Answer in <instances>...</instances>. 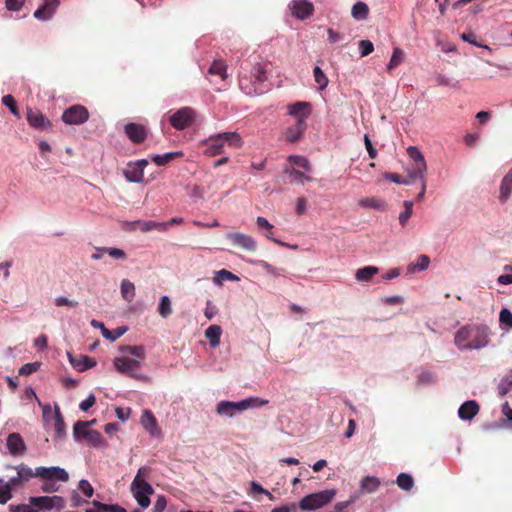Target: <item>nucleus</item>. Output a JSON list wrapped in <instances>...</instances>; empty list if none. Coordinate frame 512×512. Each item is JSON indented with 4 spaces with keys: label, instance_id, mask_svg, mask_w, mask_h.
<instances>
[{
    "label": "nucleus",
    "instance_id": "f257e3e1",
    "mask_svg": "<svg viewBox=\"0 0 512 512\" xmlns=\"http://www.w3.org/2000/svg\"><path fill=\"white\" fill-rule=\"evenodd\" d=\"M489 328L486 325H467L455 334V344L460 349H481L489 343Z\"/></svg>",
    "mask_w": 512,
    "mask_h": 512
},
{
    "label": "nucleus",
    "instance_id": "f03ea898",
    "mask_svg": "<svg viewBox=\"0 0 512 512\" xmlns=\"http://www.w3.org/2000/svg\"><path fill=\"white\" fill-rule=\"evenodd\" d=\"M227 144L232 148H240L243 145L241 136L237 132H223L211 135L202 141L203 153L208 157H214L224 153V146Z\"/></svg>",
    "mask_w": 512,
    "mask_h": 512
},
{
    "label": "nucleus",
    "instance_id": "7ed1b4c3",
    "mask_svg": "<svg viewBox=\"0 0 512 512\" xmlns=\"http://www.w3.org/2000/svg\"><path fill=\"white\" fill-rule=\"evenodd\" d=\"M149 475L150 469L147 467H141L131 484V491L134 498L144 509L149 507L151 503L149 496L154 493L153 487L146 481V478H148Z\"/></svg>",
    "mask_w": 512,
    "mask_h": 512
},
{
    "label": "nucleus",
    "instance_id": "20e7f679",
    "mask_svg": "<svg viewBox=\"0 0 512 512\" xmlns=\"http://www.w3.org/2000/svg\"><path fill=\"white\" fill-rule=\"evenodd\" d=\"M335 495V489H326L320 492L312 493L301 499L299 502V507L302 510H315L331 502Z\"/></svg>",
    "mask_w": 512,
    "mask_h": 512
},
{
    "label": "nucleus",
    "instance_id": "39448f33",
    "mask_svg": "<svg viewBox=\"0 0 512 512\" xmlns=\"http://www.w3.org/2000/svg\"><path fill=\"white\" fill-rule=\"evenodd\" d=\"M114 366L116 370L121 374H126L129 377L136 380H146L142 374L137 373V371L141 368L142 363L140 360L130 358L128 356L118 357L114 360Z\"/></svg>",
    "mask_w": 512,
    "mask_h": 512
},
{
    "label": "nucleus",
    "instance_id": "423d86ee",
    "mask_svg": "<svg viewBox=\"0 0 512 512\" xmlns=\"http://www.w3.org/2000/svg\"><path fill=\"white\" fill-rule=\"evenodd\" d=\"M195 118L196 112L194 109L191 107H183L170 116L169 122L173 128L184 130L194 123Z\"/></svg>",
    "mask_w": 512,
    "mask_h": 512
},
{
    "label": "nucleus",
    "instance_id": "0eeeda50",
    "mask_svg": "<svg viewBox=\"0 0 512 512\" xmlns=\"http://www.w3.org/2000/svg\"><path fill=\"white\" fill-rule=\"evenodd\" d=\"M89 119V112L86 107L80 104L72 105L62 114V120L68 125H81Z\"/></svg>",
    "mask_w": 512,
    "mask_h": 512
},
{
    "label": "nucleus",
    "instance_id": "6e6552de",
    "mask_svg": "<svg viewBox=\"0 0 512 512\" xmlns=\"http://www.w3.org/2000/svg\"><path fill=\"white\" fill-rule=\"evenodd\" d=\"M409 157L414 161V167L409 172L410 179H423L427 166L423 154L417 147L410 146L407 149Z\"/></svg>",
    "mask_w": 512,
    "mask_h": 512
},
{
    "label": "nucleus",
    "instance_id": "1a4fd4ad",
    "mask_svg": "<svg viewBox=\"0 0 512 512\" xmlns=\"http://www.w3.org/2000/svg\"><path fill=\"white\" fill-rule=\"evenodd\" d=\"M29 503L38 511L43 510H51L53 508L61 509L64 507V500L60 496H39V497H30Z\"/></svg>",
    "mask_w": 512,
    "mask_h": 512
},
{
    "label": "nucleus",
    "instance_id": "9d476101",
    "mask_svg": "<svg viewBox=\"0 0 512 512\" xmlns=\"http://www.w3.org/2000/svg\"><path fill=\"white\" fill-rule=\"evenodd\" d=\"M35 477H39L43 480H58L61 482H67L69 480L68 472L58 466L38 467L35 470Z\"/></svg>",
    "mask_w": 512,
    "mask_h": 512
},
{
    "label": "nucleus",
    "instance_id": "9b49d317",
    "mask_svg": "<svg viewBox=\"0 0 512 512\" xmlns=\"http://www.w3.org/2000/svg\"><path fill=\"white\" fill-rule=\"evenodd\" d=\"M148 165L146 159L130 162L124 170V176L129 182L140 183L144 180V168Z\"/></svg>",
    "mask_w": 512,
    "mask_h": 512
},
{
    "label": "nucleus",
    "instance_id": "f8f14e48",
    "mask_svg": "<svg viewBox=\"0 0 512 512\" xmlns=\"http://www.w3.org/2000/svg\"><path fill=\"white\" fill-rule=\"evenodd\" d=\"M226 238L230 240L233 245L239 246L245 251L255 252L257 250V242L250 235L236 232L228 233Z\"/></svg>",
    "mask_w": 512,
    "mask_h": 512
},
{
    "label": "nucleus",
    "instance_id": "ddd939ff",
    "mask_svg": "<svg viewBox=\"0 0 512 512\" xmlns=\"http://www.w3.org/2000/svg\"><path fill=\"white\" fill-rule=\"evenodd\" d=\"M290 9L292 15L301 20L310 17L314 12L313 4L307 0H293Z\"/></svg>",
    "mask_w": 512,
    "mask_h": 512
},
{
    "label": "nucleus",
    "instance_id": "4468645a",
    "mask_svg": "<svg viewBox=\"0 0 512 512\" xmlns=\"http://www.w3.org/2000/svg\"><path fill=\"white\" fill-rule=\"evenodd\" d=\"M125 133L134 144H141L147 138V129L142 124L128 123L125 125Z\"/></svg>",
    "mask_w": 512,
    "mask_h": 512
},
{
    "label": "nucleus",
    "instance_id": "2eb2a0df",
    "mask_svg": "<svg viewBox=\"0 0 512 512\" xmlns=\"http://www.w3.org/2000/svg\"><path fill=\"white\" fill-rule=\"evenodd\" d=\"M26 118L29 125L35 129L48 130L52 126L51 122L39 110L28 108Z\"/></svg>",
    "mask_w": 512,
    "mask_h": 512
},
{
    "label": "nucleus",
    "instance_id": "dca6fc26",
    "mask_svg": "<svg viewBox=\"0 0 512 512\" xmlns=\"http://www.w3.org/2000/svg\"><path fill=\"white\" fill-rule=\"evenodd\" d=\"M306 127L307 125L305 121L302 118H298L295 124L286 128L284 132V139L289 143L299 141L302 138Z\"/></svg>",
    "mask_w": 512,
    "mask_h": 512
},
{
    "label": "nucleus",
    "instance_id": "f3484780",
    "mask_svg": "<svg viewBox=\"0 0 512 512\" xmlns=\"http://www.w3.org/2000/svg\"><path fill=\"white\" fill-rule=\"evenodd\" d=\"M268 400L259 397H249L239 402H231V408L235 412L244 411L249 408L262 407L268 404Z\"/></svg>",
    "mask_w": 512,
    "mask_h": 512
},
{
    "label": "nucleus",
    "instance_id": "a211bd4d",
    "mask_svg": "<svg viewBox=\"0 0 512 512\" xmlns=\"http://www.w3.org/2000/svg\"><path fill=\"white\" fill-rule=\"evenodd\" d=\"M251 77L254 79V89L255 93H262V90L258 89L256 84H263L268 80L267 76V64L265 63H256L251 69Z\"/></svg>",
    "mask_w": 512,
    "mask_h": 512
},
{
    "label": "nucleus",
    "instance_id": "6ab92c4d",
    "mask_svg": "<svg viewBox=\"0 0 512 512\" xmlns=\"http://www.w3.org/2000/svg\"><path fill=\"white\" fill-rule=\"evenodd\" d=\"M58 5L59 0H44L43 5L34 12V17L39 20H48L53 16Z\"/></svg>",
    "mask_w": 512,
    "mask_h": 512
},
{
    "label": "nucleus",
    "instance_id": "aec40b11",
    "mask_svg": "<svg viewBox=\"0 0 512 512\" xmlns=\"http://www.w3.org/2000/svg\"><path fill=\"white\" fill-rule=\"evenodd\" d=\"M7 448L10 454L15 456L23 454L26 450V445L19 433H11L7 438Z\"/></svg>",
    "mask_w": 512,
    "mask_h": 512
},
{
    "label": "nucleus",
    "instance_id": "412c9836",
    "mask_svg": "<svg viewBox=\"0 0 512 512\" xmlns=\"http://www.w3.org/2000/svg\"><path fill=\"white\" fill-rule=\"evenodd\" d=\"M68 356L71 365L80 372L90 369L96 365V361L89 356H73L72 354H68Z\"/></svg>",
    "mask_w": 512,
    "mask_h": 512
},
{
    "label": "nucleus",
    "instance_id": "4be33fe9",
    "mask_svg": "<svg viewBox=\"0 0 512 512\" xmlns=\"http://www.w3.org/2000/svg\"><path fill=\"white\" fill-rule=\"evenodd\" d=\"M479 409L480 406L476 401L469 400L460 406L458 415L462 420H471L478 414Z\"/></svg>",
    "mask_w": 512,
    "mask_h": 512
},
{
    "label": "nucleus",
    "instance_id": "5701e85b",
    "mask_svg": "<svg viewBox=\"0 0 512 512\" xmlns=\"http://www.w3.org/2000/svg\"><path fill=\"white\" fill-rule=\"evenodd\" d=\"M310 104L308 102H296L294 104L289 105L288 111L289 115L295 116L298 118H302L304 121L310 115Z\"/></svg>",
    "mask_w": 512,
    "mask_h": 512
},
{
    "label": "nucleus",
    "instance_id": "b1692460",
    "mask_svg": "<svg viewBox=\"0 0 512 512\" xmlns=\"http://www.w3.org/2000/svg\"><path fill=\"white\" fill-rule=\"evenodd\" d=\"M85 440L88 445H90L94 448L102 449V448H106L108 446V444H107L106 440L104 439V437L102 436V434L96 430H91V432H86Z\"/></svg>",
    "mask_w": 512,
    "mask_h": 512
},
{
    "label": "nucleus",
    "instance_id": "393cba45",
    "mask_svg": "<svg viewBox=\"0 0 512 512\" xmlns=\"http://www.w3.org/2000/svg\"><path fill=\"white\" fill-rule=\"evenodd\" d=\"M134 225L137 226V228L142 232H148L151 230H158V231H166L168 229V224H164L163 222H156V221H135Z\"/></svg>",
    "mask_w": 512,
    "mask_h": 512
},
{
    "label": "nucleus",
    "instance_id": "a878e982",
    "mask_svg": "<svg viewBox=\"0 0 512 512\" xmlns=\"http://www.w3.org/2000/svg\"><path fill=\"white\" fill-rule=\"evenodd\" d=\"M512 192V173H507L502 179L500 185L499 200L501 203H506Z\"/></svg>",
    "mask_w": 512,
    "mask_h": 512
},
{
    "label": "nucleus",
    "instance_id": "bb28decb",
    "mask_svg": "<svg viewBox=\"0 0 512 512\" xmlns=\"http://www.w3.org/2000/svg\"><path fill=\"white\" fill-rule=\"evenodd\" d=\"M378 272L379 269L375 266H365L356 271L355 279L359 282H369Z\"/></svg>",
    "mask_w": 512,
    "mask_h": 512
},
{
    "label": "nucleus",
    "instance_id": "cd10ccee",
    "mask_svg": "<svg viewBox=\"0 0 512 512\" xmlns=\"http://www.w3.org/2000/svg\"><path fill=\"white\" fill-rule=\"evenodd\" d=\"M222 329L218 325H211L205 330V336L209 340L210 346L216 348L220 344Z\"/></svg>",
    "mask_w": 512,
    "mask_h": 512
},
{
    "label": "nucleus",
    "instance_id": "c85d7f7f",
    "mask_svg": "<svg viewBox=\"0 0 512 512\" xmlns=\"http://www.w3.org/2000/svg\"><path fill=\"white\" fill-rule=\"evenodd\" d=\"M358 204L363 208H372L375 210H384L386 208V202L384 200L374 197L362 198L359 200Z\"/></svg>",
    "mask_w": 512,
    "mask_h": 512
},
{
    "label": "nucleus",
    "instance_id": "c756f323",
    "mask_svg": "<svg viewBox=\"0 0 512 512\" xmlns=\"http://www.w3.org/2000/svg\"><path fill=\"white\" fill-rule=\"evenodd\" d=\"M95 508L87 509L86 512H127L126 509L117 504H103L97 501L93 502Z\"/></svg>",
    "mask_w": 512,
    "mask_h": 512
},
{
    "label": "nucleus",
    "instance_id": "7c9ffc66",
    "mask_svg": "<svg viewBox=\"0 0 512 512\" xmlns=\"http://www.w3.org/2000/svg\"><path fill=\"white\" fill-rule=\"evenodd\" d=\"M369 14V7L366 3L358 1L351 10V15L356 20H366Z\"/></svg>",
    "mask_w": 512,
    "mask_h": 512
},
{
    "label": "nucleus",
    "instance_id": "2f4dec72",
    "mask_svg": "<svg viewBox=\"0 0 512 512\" xmlns=\"http://www.w3.org/2000/svg\"><path fill=\"white\" fill-rule=\"evenodd\" d=\"M256 224L259 229H266L268 231V233L266 234V237L269 240L273 241L277 245L288 247V244H286L278 239H275L271 236V234H272L271 230H272L273 226L269 223V221L266 218L261 217V216L257 217Z\"/></svg>",
    "mask_w": 512,
    "mask_h": 512
},
{
    "label": "nucleus",
    "instance_id": "473e14b6",
    "mask_svg": "<svg viewBox=\"0 0 512 512\" xmlns=\"http://www.w3.org/2000/svg\"><path fill=\"white\" fill-rule=\"evenodd\" d=\"M120 290L124 300H126L127 302L133 301L135 297V286L131 281L123 279L121 281Z\"/></svg>",
    "mask_w": 512,
    "mask_h": 512
},
{
    "label": "nucleus",
    "instance_id": "72a5a7b5",
    "mask_svg": "<svg viewBox=\"0 0 512 512\" xmlns=\"http://www.w3.org/2000/svg\"><path fill=\"white\" fill-rule=\"evenodd\" d=\"M208 73L211 75H218L222 80L227 78V66L222 60H215L211 64Z\"/></svg>",
    "mask_w": 512,
    "mask_h": 512
},
{
    "label": "nucleus",
    "instance_id": "f704fd0d",
    "mask_svg": "<svg viewBox=\"0 0 512 512\" xmlns=\"http://www.w3.org/2000/svg\"><path fill=\"white\" fill-rule=\"evenodd\" d=\"M90 427V422H85V421H77L74 426H73V435H74V438L76 441H80L82 439L85 440V433L86 432H91V429H89Z\"/></svg>",
    "mask_w": 512,
    "mask_h": 512
},
{
    "label": "nucleus",
    "instance_id": "c9c22d12",
    "mask_svg": "<svg viewBox=\"0 0 512 512\" xmlns=\"http://www.w3.org/2000/svg\"><path fill=\"white\" fill-rule=\"evenodd\" d=\"M430 264V258L426 255H420L416 262L410 263L407 267L408 273H415L428 268Z\"/></svg>",
    "mask_w": 512,
    "mask_h": 512
},
{
    "label": "nucleus",
    "instance_id": "e433bc0d",
    "mask_svg": "<svg viewBox=\"0 0 512 512\" xmlns=\"http://www.w3.org/2000/svg\"><path fill=\"white\" fill-rule=\"evenodd\" d=\"M380 485V481L377 477L366 476L361 480L360 487L367 493L375 492Z\"/></svg>",
    "mask_w": 512,
    "mask_h": 512
},
{
    "label": "nucleus",
    "instance_id": "4c0bfd02",
    "mask_svg": "<svg viewBox=\"0 0 512 512\" xmlns=\"http://www.w3.org/2000/svg\"><path fill=\"white\" fill-rule=\"evenodd\" d=\"M120 349L123 353H129L132 356L136 357V359L140 360L141 362L146 357L145 348L142 345H134V346L127 345V346H122Z\"/></svg>",
    "mask_w": 512,
    "mask_h": 512
},
{
    "label": "nucleus",
    "instance_id": "58836bf2",
    "mask_svg": "<svg viewBox=\"0 0 512 512\" xmlns=\"http://www.w3.org/2000/svg\"><path fill=\"white\" fill-rule=\"evenodd\" d=\"M181 152H169L163 155H153L151 160L158 166H163L174 160L175 158L181 156Z\"/></svg>",
    "mask_w": 512,
    "mask_h": 512
},
{
    "label": "nucleus",
    "instance_id": "ea45409f",
    "mask_svg": "<svg viewBox=\"0 0 512 512\" xmlns=\"http://www.w3.org/2000/svg\"><path fill=\"white\" fill-rule=\"evenodd\" d=\"M405 53L400 48H394L392 57L387 65V70L391 71L395 69L397 66L403 63Z\"/></svg>",
    "mask_w": 512,
    "mask_h": 512
},
{
    "label": "nucleus",
    "instance_id": "a19ab883",
    "mask_svg": "<svg viewBox=\"0 0 512 512\" xmlns=\"http://www.w3.org/2000/svg\"><path fill=\"white\" fill-rule=\"evenodd\" d=\"M396 483L404 491H410L414 486L413 477L407 473H400L397 477Z\"/></svg>",
    "mask_w": 512,
    "mask_h": 512
},
{
    "label": "nucleus",
    "instance_id": "79ce46f5",
    "mask_svg": "<svg viewBox=\"0 0 512 512\" xmlns=\"http://www.w3.org/2000/svg\"><path fill=\"white\" fill-rule=\"evenodd\" d=\"M141 423L143 427L147 430L152 431V429L157 427V420L153 413L149 410H145L142 417H141Z\"/></svg>",
    "mask_w": 512,
    "mask_h": 512
},
{
    "label": "nucleus",
    "instance_id": "37998d69",
    "mask_svg": "<svg viewBox=\"0 0 512 512\" xmlns=\"http://www.w3.org/2000/svg\"><path fill=\"white\" fill-rule=\"evenodd\" d=\"M158 313L163 317L167 318L172 314L171 301L168 296H162L158 306Z\"/></svg>",
    "mask_w": 512,
    "mask_h": 512
},
{
    "label": "nucleus",
    "instance_id": "c03bdc74",
    "mask_svg": "<svg viewBox=\"0 0 512 512\" xmlns=\"http://www.w3.org/2000/svg\"><path fill=\"white\" fill-rule=\"evenodd\" d=\"M288 161L298 167H301L307 172L311 171V164L308 159L300 155H291L288 157Z\"/></svg>",
    "mask_w": 512,
    "mask_h": 512
},
{
    "label": "nucleus",
    "instance_id": "a18cd8bd",
    "mask_svg": "<svg viewBox=\"0 0 512 512\" xmlns=\"http://www.w3.org/2000/svg\"><path fill=\"white\" fill-rule=\"evenodd\" d=\"M15 469L19 475V479H22L23 482L30 480L32 477H35V472H33L30 467L23 463L15 467Z\"/></svg>",
    "mask_w": 512,
    "mask_h": 512
},
{
    "label": "nucleus",
    "instance_id": "49530a36",
    "mask_svg": "<svg viewBox=\"0 0 512 512\" xmlns=\"http://www.w3.org/2000/svg\"><path fill=\"white\" fill-rule=\"evenodd\" d=\"M127 331V327H119L114 330L104 329L102 336L110 341H115Z\"/></svg>",
    "mask_w": 512,
    "mask_h": 512
},
{
    "label": "nucleus",
    "instance_id": "de8ad7c7",
    "mask_svg": "<svg viewBox=\"0 0 512 512\" xmlns=\"http://www.w3.org/2000/svg\"><path fill=\"white\" fill-rule=\"evenodd\" d=\"M315 82L319 85L321 90L325 89L328 85V78L321 70L320 67L316 66L313 70Z\"/></svg>",
    "mask_w": 512,
    "mask_h": 512
},
{
    "label": "nucleus",
    "instance_id": "09e8293b",
    "mask_svg": "<svg viewBox=\"0 0 512 512\" xmlns=\"http://www.w3.org/2000/svg\"><path fill=\"white\" fill-rule=\"evenodd\" d=\"M231 401H220L216 406V412L220 415H226L228 417H233L234 411L231 408Z\"/></svg>",
    "mask_w": 512,
    "mask_h": 512
},
{
    "label": "nucleus",
    "instance_id": "8fccbe9b",
    "mask_svg": "<svg viewBox=\"0 0 512 512\" xmlns=\"http://www.w3.org/2000/svg\"><path fill=\"white\" fill-rule=\"evenodd\" d=\"M11 490L12 489L9 487V485L6 482H4L2 479H0V503L1 504H5L11 499V497H12Z\"/></svg>",
    "mask_w": 512,
    "mask_h": 512
},
{
    "label": "nucleus",
    "instance_id": "3c124183",
    "mask_svg": "<svg viewBox=\"0 0 512 512\" xmlns=\"http://www.w3.org/2000/svg\"><path fill=\"white\" fill-rule=\"evenodd\" d=\"M405 210L400 213L399 215V222L402 226L406 224L408 219L411 217L413 213V202L412 201H405L404 202Z\"/></svg>",
    "mask_w": 512,
    "mask_h": 512
},
{
    "label": "nucleus",
    "instance_id": "603ef678",
    "mask_svg": "<svg viewBox=\"0 0 512 512\" xmlns=\"http://www.w3.org/2000/svg\"><path fill=\"white\" fill-rule=\"evenodd\" d=\"M264 492H266V489H264L261 484L256 481H251L250 489L248 492L251 497L257 501H261L259 495L263 494Z\"/></svg>",
    "mask_w": 512,
    "mask_h": 512
},
{
    "label": "nucleus",
    "instance_id": "864d4df0",
    "mask_svg": "<svg viewBox=\"0 0 512 512\" xmlns=\"http://www.w3.org/2000/svg\"><path fill=\"white\" fill-rule=\"evenodd\" d=\"M512 388V370L502 379L499 385V391L501 395H506Z\"/></svg>",
    "mask_w": 512,
    "mask_h": 512
},
{
    "label": "nucleus",
    "instance_id": "5fc2aeb1",
    "mask_svg": "<svg viewBox=\"0 0 512 512\" xmlns=\"http://www.w3.org/2000/svg\"><path fill=\"white\" fill-rule=\"evenodd\" d=\"M285 173L290 174L294 181H298L301 183H303V181H312V178L310 176L305 175L303 172L295 168L286 169Z\"/></svg>",
    "mask_w": 512,
    "mask_h": 512
},
{
    "label": "nucleus",
    "instance_id": "6e6d98bb",
    "mask_svg": "<svg viewBox=\"0 0 512 512\" xmlns=\"http://www.w3.org/2000/svg\"><path fill=\"white\" fill-rule=\"evenodd\" d=\"M360 56L365 57L371 54L374 50V45L370 40H360L358 43Z\"/></svg>",
    "mask_w": 512,
    "mask_h": 512
},
{
    "label": "nucleus",
    "instance_id": "4d7b16f0",
    "mask_svg": "<svg viewBox=\"0 0 512 512\" xmlns=\"http://www.w3.org/2000/svg\"><path fill=\"white\" fill-rule=\"evenodd\" d=\"M55 431L59 436H61L65 431V423L59 408H56L55 410Z\"/></svg>",
    "mask_w": 512,
    "mask_h": 512
},
{
    "label": "nucleus",
    "instance_id": "13d9d810",
    "mask_svg": "<svg viewBox=\"0 0 512 512\" xmlns=\"http://www.w3.org/2000/svg\"><path fill=\"white\" fill-rule=\"evenodd\" d=\"M2 103L9 108L12 114L19 117V112L15 103V99L12 95H5L2 98Z\"/></svg>",
    "mask_w": 512,
    "mask_h": 512
},
{
    "label": "nucleus",
    "instance_id": "bf43d9fd",
    "mask_svg": "<svg viewBox=\"0 0 512 512\" xmlns=\"http://www.w3.org/2000/svg\"><path fill=\"white\" fill-rule=\"evenodd\" d=\"M100 251L108 253L109 256H111L112 258H115V259H121V260H125L126 259V253L123 250L119 249V248H114V247H111V248H101Z\"/></svg>",
    "mask_w": 512,
    "mask_h": 512
},
{
    "label": "nucleus",
    "instance_id": "052dcab7",
    "mask_svg": "<svg viewBox=\"0 0 512 512\" xmlns=\"http://www.w3.org/2000/svg\"><path fill=\"white\" fill-rule=\"evenodd\" d=\"M79 490L88 498L92 497L94 489L88 480L82 479L78 484Z\"/></svg>",
    "mask_w": 512,
    "mask_h": 512
},
{
    "label": "nucleus",
    "instance_id": "680f3d73",
    "mask_svg": "<svg viewBox=\"0 0 512 512\" xmlns=\"http://www.w3.org/2000/svg\"><path fill=\"white\" fill-rule=\"evenodd\" d=\"M461 38H462L463 41L468 42L470 44H473L475 46L482 47V48H485V49H489V47L487 45H483V44H480V43L477 42V40H476L477 36L473 32L463 33L461 35Z\"/></svg>",
    "mask_w": 512,
    "mask_h": 512
},
{
    "label": "nucleus",
    "instance_id": "e2e57ef3",
    "mask_svg": "<svg viewBox=\"0 0 512 512\" xmlns=\"http://www.w3.org/2000/svg\"><path fill=\"white\" fill-rule=\"evenodd\" d=\"M9 509H10V512H39L30 503L29 504H20V505H11L9 507Z\"/></svg>",
    "mask_w": 512,
    "mask_h": 512
},
{
    "label": "nucleus",
    "instance_id": "0e129e2a",
    "mask_svg": "<svg viewBox=\"0 0 512 512\" xmlns=\"http://www.w3.org/2000/svg\"><path fill=\"white\" fill-rule=\"evenodd\" d=\"M500 322L512 328V312L504 308L500 311L499 315Z\"/></svg>",
    "mask_w": 512,
    "mask_h": 512
},
{
    "label": "nucleus",
    "instance_id": "69168bd1",
    "mask_svg": "<svg viewBox=\"0 0 512 512\" xmlns=\"http://www.w3.org/2000/svg\"><path fill=\"white\" fill-rule=\"evenodd\" d=\"M40 364L37 363V362H34V363H27L25 365H23L20 370H19V374L20 375H30L34 372L37 371V369L39 368Z\"/></svg>",
    "mask_w": 512,
    "mask_h": 512
},
{
    "label": "nucleus",
    "instance_id": "338daca9",
    "mask_svg": "<svg viewBox=\"0 0 512 512\" xmlns=\"http://www.w3.org/2000/svg\"><path fill=\"white\" fill-rule=\"evenodd\" d=\"M41 490L45 493H53L59 490V486L55 483V480H45Z\"/></svg>",
    "mask_w": 512,
    "mask_h": 512
},
{
    "label": "nucleus",
    "instance_id": "774afa93",
    "mask_svg": "<svg viewBox=\"0 0 512 512\" xmlns=\"http://www.w3.org/2000/svg\"><path fill=\"white\" fill-rule=\"evenodd\" d=\"M166 504H167V502H166L165 497L159 496L153 506L152 512H163L166 508Z\"/></svg>",
    "mask_w": 512,
    "mask_h": 512
}]
</instances>
